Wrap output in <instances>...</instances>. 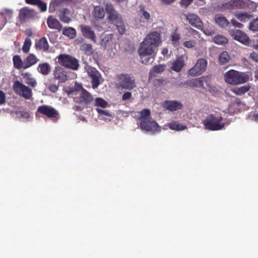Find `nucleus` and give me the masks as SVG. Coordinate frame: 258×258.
Here are the masks:
<instances>
[{
  "label": "nucleus",
  "mask_w": 258,
  "mask_h": 258,
  "mask_svg": "<svg viewBox=\"0 0 258 258\" xmlns=\"http://www.w3.org/2000/svg\"><path fill=\"white\" fill-rule=\"evenodd\" d=\"M161 43V34L154 31L147 35L140 43L138 49L140 59L145 64L152 63L154 58L150 56L155 51L156 47Z\"/></svg>",
  "instance_id": "f257e3e1"
},
{
  "label": "nucleus",
  "mask_w": 258,
  "mask_h": 258,
  "mask_svg": "<svg viewBox=\"0 0 258 258\" xmlns=\"http://www.w3.org/2000/svg\"><path fill=\"white\" fill-rule=\"evenodd\" d=\"M139 124L142 131L154 134L161 131L158 123L150 117V110L144 109L139 112Z\"/></svg>",
  "instance_id": "f03ea898"
},
{
  "label": "nucleus",
  "mask_w": 258,
  "mask_h": 258,
  "mask_svg": "<svg viewBox=\"0 0 258 258\" xmlns=\"http://www.w3.org/2000/svg\"><path fill=\"white\" fill-rule=\"evenodd\" d=\"M206 130L219 131L224 128L227 124L220 112H215L210 114L202 120Z\"/></svg>",
  "instance_id": "7ed1b4c3"
},
{
  "label": "nucleus",
  "mask_w": 258,
  "mask_h": 258,
  "mask_svg": "<svg viewBox=\"0 0 258 258\" xmlns=\"http://www.w3.org/2000/svg\"><path fill=\"white\" fill-rule=\"evenodd\" d=\"M250 78V73L239 72L234 70H230L224 75L225 82L230 85L244 84L248 82Z\"/></svg>",
  "instance_id": "20e7f679"
},
{
  "label": "nucleus",
  "mask_w": 258,
  "mask_h": 258,
  "mask_svg": "<svg viewBox=\"0 0 258 258\" xmlns=\"http://www.w3.org/2000/svg\"><path fill=\"white\" fill-rule=\"evenodd\" d=\"M55 62L59 64L73 70H77L79 67L78 60L74 56L61 54L55 58Z\"/></svg>",
  "instance_id": "39448f33"
},
{
  "label": "nucleus",
  "mask_w": 258,
  "mask_h": 258,
  "mask_svg": "<svg viewBox=\"0 0 258 258\" xmlns=\"http://www.w3.org/2000/svg\"><path fill=\"white\" fill-rule=\"evenodd\" d=\"M116 87L131 90L136 87V83L134 78L131 75L122 74L117 76Z\"/></svg>",
  "instance_id": "423d86ee"
},
{
  "label": "nucleus",
  "mask_w": 258,
  "mask_h": 258,
  "mask_svg": "<svg viewBox=\"0 0 258 258\" xmlns=\"http://www.w3.org/2000/svg\"><path fill=\"white\" fill-rule=\"evenodd\" d=\"M13 88L15 93L19 96L27 100L32 98V89L23 83H21L20 81H16L14 82Z\"/></svg>",
  "instance_id": "0eeeda50"
},
{
  "label": "nucleus",
  "mask_w": 258,
  "mask_h": 258,
  "mask_svg": "<svg viewBox=\"0 0 258 258\" xmlns=\"http://www.w3.org/2000/svg\"><path fill=\"white\" fill-rule=\"evenodd\" d=\"M208 66V61L205 58L198 59L196 64L188 71V74L191 76L201 75L206 71Z\"/></svg>",
  "instance_id": "6e6552de"
},
{
  "label": "nucleus",
  "mask_w": 258,
  "mask_h": 258,
  "mask_svg": "<svg viewBox=\"0 0 258 258\" xmlns=\"http://www.w3.org/2000/svg\"><path fill=\"white\" fill-rule=\"evenodd\" d=\"M229 32L234 39L241 43L245 45H249L251 43V40L244 32L238 29H230Z\"/></svg>",
  "instance_id": "1a4fd4ad"
},
{
  "label": "nucleus",
  "mask_w": 258,
  "mask_h": 258,
  "mask_svg": "<svg viewBox=\"0 0 258 258\" xmlns=\"http://www.w3.org/2000/svg\"><path fill=\"white\" fill-rule=\"evenodd\" d=\"M37 112L46 115L54 121H56L59 119L58 112L51 106L46 105L40 106L37 108Z\"/></svg>",
  "instance_id": "9d476101"
},
{
  "label": "nucleus",
  "mask_w": 258,
  "mask_h": 258,
  "mask_svg": "<svg viewBox=\"0 0 258 258\" xmlns=\"http://www.w3.org/2000/svg\"><path fill=\"white\" fill-rule=\"evenodd\" d=\"M85 69L87 72L88 76L91 78L92 87L95 89L99 85V80L101 76L99 72L94 68L86 65Z\"/></svg>",
  "instance_id": "9b49d317"
},
{
  "label": "nucleus",
  "mask_w": 258,
  "mask_h": 258,
  "mask_svg": "<svg viewBox=\"0 0 258 258\" xmlns=\"http://www.w3.org/2000/svg\"><path fill=\"white\" fill-rule=\"evenodd\" d=\"M79 87V97H74V100L78 103H84L88 104L90 103L93 98L92 95L87 90L84 89L82 86H78Z\"/></svg>",
  "instance_id": "f8f14e48"
},
{
  "label": "nucleus",
  "mask_w": 258,
  "mask_h": 258,
  "mask_svg": "<svg viewBox=\"0 0 258 258\" xmlns=\"http://www.w3.org/2000/svg\"><path fill=\"white\" fill-rule=\"evenodd\" d=\"M187 59V56L186 55H182L177 57L171 64V69L175 72H180L185 64V61Z\"/></svg>",
  "instance_id": "ddd939ff"
},
{
  "label": "nucleus",
  "mask_w": 258,
  "mask_h": 258,
  "mask_svg": "<svg viewBox=\"0 0 258 258\" xmlns=\"http://www.w3.org/2000/svg\"><path fill=\"white\" fill-rule=\"evenodd\" d=\"M183 16L191 25L198 29H202V22L197 15L188 13L187 14H184Z\"/></svg>",
  "instance_id": "4468645a"
},
{
  "label": "nucleus",
  "mask_w": 258,
  "mask_h": 258,
  "mask_svg": "<svg viewBox=\"0 0 258 258\" xmlns=\"http://www.w3.org/2000/svg\"><path fill=\"white\" fill-rule=\"evenodd\" d=\"M180 86L186 85L187 87L191 88H204V78H199L190 80H187L184 83L181 82Z\"/></svg>",
  "instance_id": "2eb2a0df"
},
{
  "label": "nucleus",
  "mask_w": 258,
  "mask_h": 258,
  "mask_svg": "<svg viewBox=\"0 0 258 258\" xmlns=\"http://www.w3.org/2000/svg\"><path fill=\"white\" fill-rule=\"evenodd\" d=\"M35 15V11L28 8H24L21 9L19 12V18L24 22L34 17Z\"/></svg>",
  "instance_id": "dca6fc26"
},
{
  "label": "nucleus",
  "mask_w": 258,
  "mask_h": 258,
  "mask_svg": "<svg viewBox=\"0 0 258 258\" xmlns=\"http://www.w3.org/2000/svg\"><path fill=\"white\" fill-rule=\"evenodd\" d=\"M163 107L171 111H176L180 109L182 107V104L176 100H167L163 102Z\"/></svg>",
  "instance_id": "f3484780"
},
{
  "label": "nucleus",
  "mask_w": 258,
  "mask_h": 258,
  "mask_svg": "<svg viewBox=\"0 0 258 258\" xmlns=\"http://www.w3.org/2000/svg\"><path fill=\"white\" fill-rule=\"evenodd\" d=\"M101 44L106 48L115 45V41L113 39V34L110 33L102 35Z\"/></svg>",
  "instance_id": "a211bd4d"
},
{
  "label": "nucleus",
  "mask_w": 258,
  "mask_h": 258,
  "mask_svg": "<svg viewBox=\"0 0 258 258\" xmlns=\"http://www.w3.org/2000/svg\"><path fill=\"white\" fill-rule=\"evenodd\" d=\"M83 35L88 39H91L94 42H96V37L93 31L89 26L82 25L80 26Z\"/></svg>",
  "instance_id": "6ab92c4d"
},
{
  "label": "nucleus",
  "mask_w": 258,
  "mask_h": 258,
  "mask_svg": "<svg viewBox=\"0 0 258 258\" xmlns=\"http://www.w3.org/2000/svg\"><path fill=\"white\" fill-rule=\"evenodd\" d=\"M53 74L54 78L57 80L59 82H64L67 80V76L65 74L63 69L60 67H55Z\"/></svg>",
  "instance_id": "aec40b11"
},
{
  "label": "nucleus",
  "mask_w": 258,
  "mask_h": 258,
  "mask_svg": "<svg viewBox=\"0 0 258 258\" xmlns=\"http://www.w3.org/2000/svg\"><path fill=\"white\" fill-rule=\"evenodd\" d=\"M36 49L45 52L48 50L49 45L45 37H43L35 42Z\"/></svg>",
  "instance_id": "412c9836"
},
{
  "label": "nucleus",
  "mask_w": 258,
  "mask_h": 258,
  "mask_svg": "<svg viewBox=\"0 0 258 258\" xmlns=\"http://www.w3.org/2000/svg\"><path fill=\"white\" fill-rule=\"evenodd\" d=\"M48 27L51 29H56L60 31L61 29V25L59 22L52 16H49L47 20Z\"/></svg>",
  "instance_id": "4be33fe9"
},
{
  "label": "nucleus",
  "mask_w": 258,
  "mask_h": 258,
  "mask_svg": "<svg viewBox=\"0 0 258 258\" xmlns=\"http://www.w3.org/2000/svg\"><path fill=\"white\" fill-rule=\"evenodd\" d=\"M25 60V66L23 69H26L36 63L39 59L33 53L29 54Z\"/></svg>",
  "instance_id": "5701e85b"
},
{
  "label": "nucleus",
  "mask_w": 258,
  "mask_h": 258,
  "mask_svg": "<svg viewBox=\"0 0 258 258\" xmlns=\"http://www.w3.org/2000/svg\"><path fill=\"white\" fill-rule=\"evenodd\" d=\"M70 15V11L67 8H63L59 11V14L58 16L61 22L65 23H69L71 21Z\"/></svg>",
  "instance_id": "b1692460"
},
{
  "label": "nucleus",
  "mask_w": 258,
  "mask_h": 258,
  "mask_svg": "<svg viewBox=\"0 0 258 258\" xmlns=\"http://www.w3.org/2000/svg\"><path fill=\"white\" fill-rule=\"evenodd\" d=\"M13 11L11 10H4L0 14V28L6 23V20L12 17Z\"/></svg>",
  "instance_id": "393cba45"
},
{
  "label": "nucleus",
  "mask_w": 258,
  "mask_h": 258,
  "mask_svg": "<svg viewBox=\"0 0 258 258\" xmlns=\"http://www.w3.org/2000/svg\"><path fill=\"white\" fill-rule=\"evenodd\" d=\"M250 2L244 0H231L229 2V5L234 8L243 9Z\"/></svg>",
  "instance_id": "a878e982"
},
{
  "label": "nucleus",
  "mask_w": 258,
  "mask_h": 258,
  "mask_svg": "<svg viewBox=\"0 0 258 258\" xmlns=\"http://www.w3.org/2000/svg\"><path fill=\"white\" fill-rule=\"evenodd\" d=\"M139 14L141 20L144 22H149L151 20L150 13L147 12L143 6H140Z\"/></svg>",
  "instance_id": "bb28decb"
},
{
  "label": "nucleus",
  "mask_w": 258,
  "mask_h": 258,
  "mask_svg": "<svg viewBox=\"0 0 258 258\" xmlns=\"http://www.w3.org/2000/svg\"><path fill=\"white\" fill-rule=\"evenodd\" d=\"M168 126L171 130L181 131L186 128V125L180 123L177 121H172L168 123Z\"/></svg>",
  "instance_id": "cd10ccee"
},
{
  "label": "nucleus",
  "mask_w": 258,
  "mask_h": 258,
  "mask_svg": "<svg viewBox=\"0 0 258 258\" xmlns=\"http://www.w3.org/2000/svg\"><path fill=\"white\" fill-rule=\"evenodd\" d=\"M24 82L27 85L35 87L37 83L36 79L32 77V75L29 73H25L23 75Z\"/></svg>",
  "instance_id": "c85d7f7f"
},
{
  "label": "nucleus",
  "mask_w": 258,
  "mask_h": 258,
  "mask_svg": "<svg viewBox=\"0 0 258 258\" xmlns=\"http://www.w3.org/2000/svg\"><path fill=\"white\" fill-rule=\"evenodd\" d=\"M250 87L251 86L249 84H246L240 87L233 88L232 91L236 95L241 96L248 92L250 90Z\"/></svg>",
  "instance_id": "c756f323"
},
{
  "label": "nucleus",
  "mask_w": 258,
  "mask_h": 258,
  "mask_svg": "<svg viewBox=\"0 0 258 258\" xmlns=\"http://www.w3.org/2000/svg\"><path fill=\"white\" fill-rule=\"evenodd\" d=\"M37 70L39 73L46 76L50 73L51 67L50 64L47 62L40 63L38 66Z\"/></svg>",
  "instance_id": "7c9ffc66"
},
{
  "label": "nucleus",
  "mask_w": 258,
  "mask_h": 258,
  "mask_svg": "<svg viewBox=\"0 0 258 258\" xmlns=\"http://www.w3.org/2000/svg\"><path fill=\"white\" fill-rule=\"evenodd\" d=\"M215 22L217 25L221 27H225L228 26L229 24V21L224 16L218 15L215 16Z\"/></svg>",
  "instance_id": "2f4dec72"
},
{
  "label": "nucleus",
  "mask_w": 258,
  "mask_h": 258,
  "mask_svg": "<svg viewBox=\"0 0 258 258\" xmlns=\"http://www.w3.org/2000/svg\"><path fill=\"white\" fill-rule=\"evenodd\" d=\"M235 17L242 22H246L250 20L252 16L247 12H239L235 14Z\"/></svg>",
  "instance_id": "473e14b6"
},
{
  "label": "nucleus",
  "mask_w": 258,
  "mask_h": 258,
  "mask_svg": "<svg viewBox=\"0 0 258 258\" xmlns=\"http://www.w3.org/2000/svg\"><path fill=\"white\" fill-rule=\"evenodd\" d=\"M93 14L95 19L97 20L103 19L105 16L104 9L101 6L95 7Z\"/></svg>",
  "instance_id": "72a5a7b5"
},
{
  "label": "nucleus",
  "mask_w": 258,
  "mask_h": 258,
  "mask_svg": "<svg viewBox=\"0 0 258 258\" xmlns=\"http://www.w3.org/2000/svg\"><path fill=\"white\" fill-rule=\"evenodd\" d=\"M62 34L70 39H73L76 36V31L72 27H65L62 29Z\"/></svg>",
  "instance_id": "f704fd0d"
},
{
  "label": "nucleus",
  "mask_w": 258,
  "mask_h": 258,
  "mask_svg": "<svg viewBox=\"0 0 258 258\" xmlns=\"http://www.w3.org/2000/svg\"><path fill=\"white\" fill-rule=\"evenodd\" d=\"M165 69V66L164 64H159L155 66L149 73V77L154 76L155 73L160 74L162 73Z\"/></svg>",
  "instance_id": "c9c22d12"
},
{
  "label": "nucleus",
  "mask_w": 258,
  "mask_h": 258,
  "mask_svg": "<svg viewBox=\"0 0 258 258\" xmlns=\"http://www.w3.org/2000/svg\"><path fill=\"white\" fill-rule=\"evenodd\" d=\"M78 86H82L81 84L76 83L74 87H69L66 89V92L69 95H72L74 97L79 95V87Z\"/></svg>",
  "instance_id": "e433bc0d"
},
{
  "label": "nucleus",
  "mask_w": 258,
  "mask_h": 258,
  "mask_svg": "<svg viewBox=\"0 0 258 258\" xmlns=\"http://www.w3.org/2000/svg\"><path fill=\"white\" fill-rule=\"evenodd\" d=\"M180 39V35L179 33L177 32L175 30L171 33V40L172 44L175 46L177 47L179 44V40Z\"/></svg>",
  "instance_id": "4c0bfd02"
},
{
  "label": "nucleus",
  "mask_w": 258,
  "mask_h": 258,
  "mask_svg": "<svg viewBox=\"0 0 258 258\" xmlns=\"http://www.w3.org/2000/svg\"><path fill=\"white\" fill-rule=\"evenodd\" d=\"M80 49L88 55H90L93 53L92 46L89 43L82 44L81 45Z\"/></svg>",
  "instance_id": "58836bf2"
},
{
  "label": "nucleus",
  "mask_w": 258,
  "mask_h": 258,
  "mask_svg": "<svg viewBox=\"0 0 258 258\" xmlns=\"http://www.w3.org/2000/svg\"><path fill=\"white\" fill-rule=\"evenodd\" d=\"M230 56L227 51H223L219 56V62L221 64H225L229 61Z\"/></svg>",
  "instance_id": "ea45409f"
},
{
  "label": "nucleus",
  "mask_w": 258,
  "mask_h": 258,
  "mask_svg": "<svg viewBox=\"0 0 258 258\" xmlns=\"http://www.w3.org/2000/svg\"><path fill=\"white\" fill-rule=\"evenodd\" d=\"M213 41L218 45H224L228 42V39L223 35H218L213 38Z\"/></svg>",
  "instance_id": "a19ab883"
},
{
  "label": "nucleus",
  "mask_w": 258,
  "mask_h": 258,
  "mask_svg": "<svg viewBox=\"0 0 258 258\" xmlns=\"http://www.w3.org/2000/svg\"><path fill=\"white\" fill-rule=\"evenodd\" d=\"M13 62L14 67L18 69H20L21 68H23V67L25 66V61L23 63V61L19 55H15L13 57Z\"/></svg>",
  "instance_id": "79ce46f5"
},
{
  "label": "nucleus",
  "mask_w": 258,
  "mask_h": 258,
  "mask_svg": "<svg viewBox=\"0 0 258 258\" xmlns=\"http://www.w3.org/2000/svg\"><path fill=\"white\" fill-rule=\"evenodd\" d=\"M17 115L18 118L23 121H29L31 119V116L28 112L26 111H19L17 112Z\"/></svg>",
  "instance_id": "37998d69"
},
{
  "label": "nucleus",
  "mask_w": 258,
  "mask_h": 258,
  "mask_svg": "<svg viewBox=\"0 0 258 258\" xmlns=\"http://www.w3.org/2000/svg\"><path fill=\"white\" fill-rule=\"evenodd\" d=\"M94 105L97 107H100L103 108L107 107L108 104L103 99L97 97L95 99Z\"/></svg>",
  "instance_id": "c03bdc74"
},
{
  "label": "nucleus",
  "mask_w": 258,
  "mask_h": 258,
  "mask_svg": "<svg viewBox=\"0 0 258 258\" xmlns=\"http://www.w3.org/2000/svg\"><path fill=\"white\" fill-rule=\"evenodd\" d=\"M113 24L116 26L118 31L120 34L122 35L124 34L125 28L122 19L113 23Z\"/></svg>",
  "instance_id": "a18cd8bd"
},
{
  "label": "nucleus",
  "mask_w": 258,
  "mask_h": 258,
  "mask_svg": "<svg viewBox=\"0 0 258 258\" xmlns=\"http://www.w3.org/2000/svg\"><path fill=\"white\" fill-rule=\"evenodd\" d=\"M201 30L203 33L207 36H211L215 33V30L214 27L212 26H202V29H199Z\"/></svg>",
  "instance_id": "49530a36"
},
{
  "label": "nucleus",
  "mask_w": 258,
  "mask_h": 258,
  "mask_svg": "<svg viewBox=\"0 0 258 258\" xmlns=\"http://www.w3.org/2000/svg\"><path fill=\"white\" fill-rule=\"evenodd\" d=\"M108 17L109 20L111 21L112 23L121 19V18L119 17L117 12L115 10L113 12L109 14L108 15Z\"/></svg>",
  "instance_id": "de8ad7c7"
},
{
  "label": "nucleus",
  "mask_w": 258,
  "mask_h": 258,
  "mask_svg": "<svg viewBox=\"0 0 258 258\" xmlns=\"http://www.w3.org/2000/svg\"><path fill=\"white\" fill-rule=\"evenodd\" d=\"M31 45V40L29 38H26L25 40L23 46L22 47V50L25 53H27Z\"/></svg>",
  "instance_id": "09e8293b"
},
{
  "label": "nucleus",
  "mask_w": 258,
  "mask_h": 258,
  "mask_svg": "<svg viewBox=\"0 0 258 258\" xmlns=\"http://www.w3.org/2000/svg\"><path fill=\"white\" fill-rule=\"evenodd\" d=\"M249 29L253 31H258V18L254 19L249 23Z\"/></svg>",
  "instance_id": "8fccbe9b"
},
{
  "label": "nucleus",
  "mask_w": 258,
  "mask_h": 258,
  "mask_svg": "<svg viewBox=\"0 0 258 258\" xmlns=\"http://www.w3.org/2000/svg\"><path fill=\"white\" fill-rule=\"evenodd\" d=\"M36 5L41 12H45L47 9V5L45 3L42 2L41 0H39Z\"/></svg>",
  "instance_id": "3c124183"
},
{
  "label": "nucleus",
  "mask_w": 258,
  "mask_h": 258,
  "mask_svg": "<svg viewBox=\"0 0 258 258\" xmlns=\"http://www.w3.org/2000/svg\"><path fill=\"white\" fill-rule=\"evenodd\" d=\"M96 110L98 113V114H99L101 115H102L108 117L111 116V114L109 113V112L108 110H104L99 108H96Z\"/></svg>",
  "instance_id": "603ef678"
},
{
  "label": "nucleus",
  "mask_w": 258,
  "mask_h": 258,
  "mask_svg": "<svg viewBox=\"0 0 258 258\" xmlns=\"http://www.w3.org/2000/svg\"><path fill=\"white\" fill-rule=\"evenodd\" d=\"M105 9L106 10V12L107 15L115 11L113 5L110 3H106L105 5Z\"/></svg>",
  "instance_id": "864d4df0"
},
{
  "label": "nucleus",
  "mask_w": 258,
  "mask_h": 258,
  "mask_svg": "<svg viewBox=\"0 0 258 258\" xmlns=\"http://www.w3.org/2000/svg\"><path fill=\"white\" fill-rule=\"evenodd\" d=\"M231 23L234 27H236V28H242L243 27V25L242 24L238 22L235 19H232L231 20Z\"/></svg>",
  "instance_id": "5fc2aeb1"
},
{
  "label": "nucleus",
  "mask_w": 258,
  "mask_h": 258,
  "mask_svg": "<svg viewBox=\"0 0 258 258\" xmlns=\"http://www.w3.org/2000/svg\"><path fill=\"white\" fill-rule=\"evenodd\" d=\"M132 96V94L130 92H125L122 96V100L123 101H125L128 99H130Z\"/></svg>",
  "instance_id": "6e6d98bb"
},
{
  "label": "nucleus",
  "mask_w": 258,
  "mask_h": 258,
  "mask_svg": "<svg viewBox=\"0 0 258 258\" xmlns=\"http://www.w3.org/2000/svg\"><path fill=\"white\" fill-rule=\"evenodd\" d=\"M6 102V95L4 92L0 90V104L3 105Z\"/></svg>",
  "instance_id": "4d7b16f0"
},
{
  "label": "nucleus",
  "mask_w": 258,
  "mask_h": 258,
  "mask_svg": "<svg viewBox=\"0 0 258 258\" xmlns=\"http://www.w3.org/2000/svg\"><path fill=\"white\" fill-rule=\"evenodd\" d=\"M183 45L187 48H192L194 46V42L192 41H186L183 43Z\"/></svg>",
  "instance_id": "13d9d810"
},
{
  "label": "nucleus",
  "mask_w": 258,
  "mask_h": 258,
  "mask_svg": "<svg viewBox=\"0 0 258 258\" xmlns=\"http://www.w3.org/2000/svg\"><path fill=\"white\" fill-rule=\"evenodd\" d=\"M193 0H181L180 4L185 7H187L192 2Z\"/></svg>",
  "instance_id": "bf43d9fd"
},
{
  "label": "nucleus",
  "mask_w": 258,
  "mask_h": 258,
  "mask_svg": "<svg viewBox=\"0 0 258 258\" xmlns=\"http://www.w3.org/2000/svg\"><path fill=\"white\" fill-rule=\"evenodd\" d=\"M250 57L254 61L258 62V54L255 52H253L250 54Z\"/></svg>",
  "instance_id": "052dcab7"
},
{
  "label": "nucleus",
  "mask_w": 258,
  "mask_h": 258,
  "mask_svg": "<svg viewBox=\"0 0 258 258\" xmlns=\"http://www.w3.org/2000/svg\"><path fill=\"white\" fill-rule=\"evenodd\" d=\"M58 87L55 85H51L49 87L50 90L53 92L55 93L58 90Z\"/></svg>",
  "instance_id": "680f3d73"
},
{
  "label": "nucleus",
  "mask_w": 258,
  "mask_h": 258,
  "mask_svg": "<svg viewBox=\"0 0 258 258\" xmlns=\"http://www.w3.org/2000/svg\"><path fill=\"white\" fill-rule=\"evenodd\" d=\"M39 0H25V2L28 4L36 5Z\"/></svg>",
  "instance_id": "e2e57ef3"
},
{
  "label": "nucleus",
  "mask_w": 258,
  "mask_h": 258,
  "mask_svg": "<svg viewBox=\"0 0 258 258\" xmlns=\"http://www.w3.org/2000/svg\"><path fill=\"white\" fill-rule=\"evenodd\" d=\"M188 31L190 33H191L194 35H197L198 34V32L192 28H189Z\"/></svg>",
  "instance_id": "0e129e2a"
},
{
  "label": "nucleus",
  "mask_w": 258,
  "mask_h": 258,
  "mask_svg": "<svg viewBox=\"0 0 258 258\" xmlns=\"http://www.w3.org/2000/svg\"><path fill=\"white\" fill-rule=\"evenodd\" d=\"M162 54L164 55V56H165L166 55H167L168 54V50L167 48L166 47H164L162 49Z\"/></svg>",
  "instance_id": "69168bd1"
},
{
  "label": "nucleus",
  "mask_w": 258,
  "mask_h": 258,
  "mask_svg": "<svg viewBox=\"0 0 258 258\" xmlns=\"http://www.w3.org/2000/svg\"><path fill=\"white\" fill-rule=\"evenodd\" d=\"M161 1L162 3H164L166 4H170L171 3L173 2L174 1V0H161Z\"/></svg>",
  "instance_id": "338daca9"
},
{
  "label": "nucleus",
  "mask_w": 258,
  "mask_h": 258,
  "mask_svg": "<svg viewBox=\"0 0 258 258\" xmlns=\"http://www.w3.org/2000/svg\"><path fill=\"white\" fill-rule=\"evenodd\" d=\"M252 117L255 121L258 122V114H254Z\"/></svg>",
  "instance_id": "774afa93"
}]
</instances>
